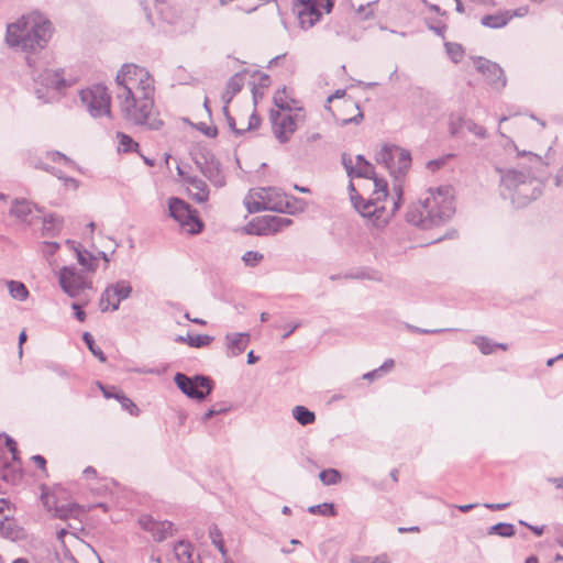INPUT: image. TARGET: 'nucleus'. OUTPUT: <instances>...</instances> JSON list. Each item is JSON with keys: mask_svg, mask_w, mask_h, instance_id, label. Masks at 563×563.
<instances>
[{"mask_svg": "<svg viewBox=\"0 0 563 563\" xmlns=\"http://www.w3.org/2000/svg\"><path fill=\"white\" fill-rule=\"evenodd\" d=\"M483 506L489 510L497 511V510H504V509L508 508L510 506V503H498V504L485 503Z\"/></svg>", "mask_w": 563, "mask_h": 563, "instance_id": "69168bd1", "label": "nucleus"}, {"mask_svg": "<svg viewBox=\"0 0 563 563\" xmlns=\"http://www.w3.org/2000/svg\"><path fill=\"white\" fill-rule=\"evenodd\" d=\"M110 290L115 298V301L112 302L111 311H117L120 307V302L122 300L128 299L132 294V286L130 282L121 279L114 284L108 285Z\"/></svg>", "mask_w": 563, "mask_h": 563, "instance_id": "6ab92c4d", "label": "nucleus"}, {"mask_svg": "<svg viewBox=\"0 0 563 563\" xmlns=\"http://www.w3.org/2000/svg\"><path fill=\"white\" fill-rule=\"evenodd\" d=\"M461 122H462L463 126H465V130L468 131L470 133L476 135L479 139L486 137V130L484 126L475 123L471 119L462 120Z\"/></svg>", "mask_w": 563, "mask_h": 563, "instance_id": "c03bdc74", "label": "nucleus"}, {"mask_svg": "<svg viewBox=\"0 0 563 563\" xmlns=\"http://www.w3.org/2000/svg\"><path fill=\"white\" fill-rule=\"evenodd\" d=\"M26 64L33 69L32 76L35 85V95L37 99L43 100L44 102L48 101V97L46 95L49 90L60 92L71 85V81H68L63 77L62 69L54 70L46 68L37 73L36 58L33 55L26 56Z\"/></svg>", "mask_w": 563, "mask_h": 563, "instance_id": "39448f33", "label": "nucleus"}, {"mask_svg": "<svg viewBox=\"0 0 563 563\" xmlns=\"http://www.w3.org/2000/svg\"><path fill=\"white\" fill-rule=\"evenodd\" d=\"M228 356H238L243 353L249 343H250V334L249 333H228L225 335Z\"/></svg>", "mask_w": 563, "mask_h": 563, "instance_id": "a211bd4d", "label": "nucleus"}, {"mask_svg": "<svg viewBox=\"0 0 563 563\" xmlns=\"http://www.w3.org/2000/svg\"><path fill=\"white\" fill-rule=\"evenodd\" d=\"M292 224V220L286 217L279 216H264L257 219V223L254 221L249 223V233L256 235H265L268 232H278L284 228Z\"/></svg>", "mask_w": 563, "mask_h": 563, "instance_id": "4468645a", "label": "nucleus"}, {"mask_svg": "<svg viewBox=\"0 0 563 563\" xmlns=\"http://www.w3.org/2000/svg\"><path fill=\"white\" fill-rule=\"evenodd\" d=\"M117 139L119 142L118 151L123 153L137 152L139 143H136L130 135L118 132Z\"/></svg>", "mask_w": 563, "mask_h": 563, "instance_id": "f704fd0d", "label": "nucleus"}, {"mask_svg": "<svg viewBox=\"0 0 563 563\" xmlns=\"http://www.w3.org/2000/svg\"><path fill=\"white\" fill-rule=\"evenodd\" d=\"M174 553L178 561L185 563H196L192 560V548L190 542L180 540L174 545Z\"/></svg>", "mask_w": 563, "mask_h": 563, "instance_id": "c85d7f7f", "label": "nucleus"}, {"mask_svg": "<svg viewBox=\"0 0 563 563\" xmlns=\"http://www.w3.org/2000/svg\"><path fill=\"white\" fill-rule=\"evenodd\" d=\"M444 47L451 60L457 64L464 56L463 46L459 43L445 42Z\"/></svg>", "mask_w": 563, "mask_h": 563, "instance_id": "a19ab883", "label": "nucleus"}, {"mask_svg": "<svg viewBox=\"0 0 563 563\" xmlns=\"http://www.w3.org/2000/svg\"><path fill=\"white\" fill-rule=\"evenodd\" d=\"M58 279L60 288L71 298L77 297L84 289H92V283L75 266L62 267Z\"/></svg>", "mask_w": 563, "mask_h": 563, "instance_id": "9d476101", "label": "nucleus"}, {"mask_svg": "<svg viewBox=\"0 0 563 563\" xmlns=\"http://www.w3.org/2000/svg\"><path fill=\"white\" fill-rule=\"evenodd\" d=\"M285 196L278 198L276 201L268 200V210L284 213Z\"/></svg>", "mask_w": 563, "mask_h": 563, "instance_id": "680f3d73", "label": "nucleus"}, {"mask_svg": "<svg viewBox=\"0 0 563 563\" xmlns=\"http://www.w3.org/2000/svg\"><path fill=\"white\" fill-rule=\"evenodd\" d=\"M87 302L79 303V302H73L71 309L75 311V317L78 321L84 322L86 320V312L84 311L82 307Z\"/></svg>", "mask_w": 563, "mask_h": 563, "instance_id": "13d9d810", "label": "nucleus"}, {"mask_svg": "<svg viewBox=\"0 0 563 563\" xmlns=\"http://www.w3.org/2000/svg\"><path fill=\"white\" fill-rule=\"evenodd\" d=\"M264 258V255L257 251H247L243 254L242 261L249 267L257 266Z\"/></svg>", "mask_w": 563, "mask_h": 563, "instance_id": "49530a36", "label": "nucleus"}, {"mask_svg": "<svg viewBox=\"0 0 563 563\" xmlns=\"http://www.w3.org/2000/svg\"><path fill=\"white\" fill-rule=\"evenodd\" d=\"M33 211V202L26 198H15L11 202L10 216L19 219L21 222H27V217Z\"/></svg>", "mask_w": 563, "mask_h": 563, "instance_id": "aec40b11", "label": "nucleus"}, {"mask_svg": "<svg viewBox=\"0 0 563 563\" xmlns=\"http://www.w3.org/2000/svg\"><path fill=\"white\" fill-rule=\"evenodd\" d=\"M519 157H526L529 162L522 168H498L500 175V195L509 199L514 207L523 208L538 199L544 188L541 179L545 163L541 156L526 151H517Z\"/></svg>", "mask_w": 563, "mask_h": 563, "instance_id": "f03ea898", "label": "nucleus"}, {"mask_svg": "<svg viewBox=\"0 0 563 563\" xmlns=\"http://www.w3.org/2000/svg\"><path fill=\"white\" fill-rule=\"evenodd\" d=\"M462 120H466V119L457 118L456 120L455 119L451 120L450 131H451L452 135H456V134L461 133L463 130H465V126H463V124L461 122Z\"/></svg>", "mask_w": 563, "mask_h": 563, "instance_id": "052dcab7", "label": "nucleus"}, {"mask_svg": "<svg viewBox=\"0 0 563 563\" xmlns=\"http://www.w3.org/2000/svg\"><path fill=\"white\" fill-rule=\"evenodd\" d=\"M139 525L144 531L150 532L156 542H163L175 531L172 521H157L151 515H142L139 518Z\"/></svg>", "mask_w": 563, "mask_h": 563, "instance_id": "ddd939ff", "label": "nucleus"}, {"mask_svg": "<svg viewBox=\"0 0 563 563\" xmlns=\"http://www.w3.org/2000/svg\"><path fill=\"white\" fill-rule=\"evenodd\" d=\"M245 73H246L245 70L240 71V73L234 74L232 77H230V79L227 82L225 90L230 91L231 95L239 93L244 85Z\"/></svg>", "mask_w": 563, "mask_h": 563, "instance_id": "ea45409f", "label": "nucleus"}, {"mask_svg": "<svg viewBox=\"0 0 563 563\" xmlns=\"http://www.w3.org/2000/svg\"><path fill=\"white\" fill-rule=\"evenodd\" d=\"M63 219L54 213L43 217V234L55 236L62 229Z\"/></svg>", "mask_w": 563, "mask_h": 563, "instance_id": "cd10ccee", "label": "nucleus"}, {"mask_svg": "<svg viewBox=\"0 0 563 563\" xmlns=\"http://www.w3.org/2000/svg\"><path fill=\"white\" fill-rule=\"evenodd\" d=\"M511 19L512 15H509V11H505L496 14L484 15L481 19V23L485 27L501 29L506 26Z\"/></svg>", "mask_w": 563, "mask_h": 563, "instance_id": "b1692460", "label": "nucleus"}, {"mask_svg": "<svg viewBox=\"0 0 563 563\" xmlns=\"http://www.w3.org/2000/svg\"><path fill=\"white\" fill-rule=\"evenodd\" d=\"M269 119L275 137L285 144L297 130L299 114H284L279 110H271Z\"/></svg>", "mask_w": 563, "mask_h": 563, "instance_id": "9b49d317", "label": "nucleus"}, {"mask_svg": "<svg viewBox=\"0 0 563 563\" xmlns=\"http://www.w3.org/2000/svg\"><path fill=\"white\" fill-rule=\"evenodd\" d=\"M302 209V200L285 195L284 213L294 214Z\"/></svg>", "mask_w": 563, "mask_h": 563, "instance_id": "79ce46f5", "label": "nucleus"}, {"mask_svg": "<svg viewBox=\"0 0 563 563\" xmlns=\"http://www.w3.org/2000/svg\"><path fill=\"white\" fill-rule=\"evenodd\" d=\"M77 253V261L81 266H85L89 271L93 272L96 269V265L93 264V261H96V257H93L91 254H89L87 251H80L76 249Z\"/></svg>", "mask_w": 563, "mask_h": 563, "instance_id": "a18cd8bd", "label": "nucleus"}, {"mask_svg": "<svg viewBox=\"0 0 563 563\" xmlns=\"http://www.w3.org/2000/svg\"><path fill=\"white\" fill-rule=\"evenodd\" d=\"M394 366H395L394 360L388 358L377 369L379 371V373L382 375H384V373L391 371L394 368Z\"/></svg>", "mask_w": 563, "mask_h": 563, "instance_id": "774afa93", "label": "nucleus"}, {"mask_svg": "<svg viewBox=\"0 0 563 563\" xmlns=\"http://www.w3.org/2000/svg\"><path fill=\"white\" fill-rule=\"evenodd\" d=\"M341 163L351 179L354 177H374L375 167L362 154L356 155L354 165L352 157L346 153H342Z\"/></svg>", "mask_w": 563, "mask_h": 563, "instance_id": "2eb2a0df", "label": "nucleus"}, {"mask_svg": "<svg viewBox=\"0 0 563 563\" xmlns=\"http://www.w3.org/2000/svg\"><path fill=\"white\" fill-rule=\"evenodd\" d=\"M113 301H115V298L113 297V294L110 290L109 286H107L106 289L102 291L99 300V308L101 312L111 311Z\"/></svg>", "mask_w": 563, "mask_h": 563, "instance_id": "37998d69", "label": "nucleus"}, {"mask_svg": "<svg viewBox=\"0 0 563 563\" xmlns=\"http://www.w3.org/2000/svg\"><path fill=\"white\" fill-rule=\"evenodd\" d=\"M473 343L479 349V351L484 355L493 354L495 349H501L504 351L508 349L507 344L496 343L492 339L484 335L475 336Z\"/></svg>", "mask_w": 563, "mask_h": 563, "instance_id": "a878e982", "label": "nucleus"}, {"mask_svg": "<svg viewBox=\"0 0 563 563\" xmlns=\"http://www.w3.org/2000/svg\"><path fill=\"white\" fill-rule=\"evenodd\" d=\"M354 107H355V108L357 109V111H358V112H357V114H356V115H354V117H352V118H349V119H343V120H342V124H343V125H347V124H350V123H355V124H357V123H360V122H361V120L363 119V112L361 111L360 106H358L357 103H354Z\"/></svg>", "mask_w": 563, "mask_h": 563, "instance_id": "0e129e2a", "label": "nucleus"}, {"mask_svg": "<svg viewBox=\"0 0 563 563\" xmlns=\"http://www.w3.org/2000/svg\"><path fill=\"white\" fill-rule=\"evenodd\" d=\"M9 292L11 297L19 301H24L27 299L30 292L26 286L22 282L18 280H9L7 283Z\"/></svg>", "mask_w": 563, "mask_h": 563, "instance_id": "2f4dec72", "label": "nucleus"}, {"mask_svg": "<svg viewBox=\"0 0 563 563\" xmlns=\"http://www.w3.org/2000/svg\"><path fill=\"white\" fill-rule=\"evenodd\" d=\"M450 157H453V155L449 154L445 157H441V158H438V159L429 161L427 163V168L430 169L431 172H437V170H439L440 168H442L446 164V161Z\"/></svg>", "mask_w": 563, "mask_h": 563, "instance_id": "6e6d98bb", "label": "nucleus"}, {"mask_svg": "<svg viewBox=\"0 0 563 563\" xmlns=\"http://www.w3.org/2000/svg\"><path fill=\"white\" fill-rule=\"evenodd\" d=\"M46 157L52 162H60L63 161L66 165H74L75 163L65 154L59 151H48L46 152Z\"/></svg>", "mask_w": 563, "mask_h": 563, "instance_id": "864d4df0", "label": "nucleus"}, {"mask_svg": "<svg viewBox=\"0 0 563 563\" xmlns=\"http://www.w3.org/2000/svg\"><path fill=\"white\" fill-rule=\"evenodd\" d=\"M488 534H496L503 538H511L516 534V528L512 523L498 522L487 530Z\"/></svg>", "mask_w": 563, "mask_h": 563, "instance_id": "72a5a7b5", "label": "nucleus"}, {"mask_svg": "<svg viewBox=\"0 0 563 563\" xmlns=\"http://www.w3.org/2000/svg\"><path fill=\"white\" fill-rule=\"evenodd\" d=\"M394 192L396 198L391 201V210L390 213L385 216L386 206H378L379 201L374 197L363 201H357V203H353L354 208L363 216L374 219V224L376 227H384L387 224L389 218L399 209L404 199L402 186L400 184L394 185Z\"/></svg>", "mask_w": 563, "mask_h": 563, "instance_id": "423d86ee", "label": "nucleus"}, {"mask_svg": "<svg viewBox=\"0 0 563 563\" xmlns=\"http://www.w3.org/2000/svg\"><path fill=\"white\" fill-rule=\"evenodd\" d=\"M0 534L10 540H18L21 537V529L13 518L3 517L0 521Z\"/></svg>", "mask_w": 563, "mask_h": 563, "instance_id": "bb28decb", "label": "nucleus"}, {"mask_svg": "<svg viewBox=\"0 0 563 563\" xmlns=\"http://www.w3.org/2000/svg\"><path fill=\"white\" fill-rule=\"evenodd\" d=\"M229 410H230V407L227 406L224 402H218L205 412V415L202 416V421L207 422L208 420L213 418L216 415L227 413Z\"/></svg>", "mask_w": 563, "mask_h": 563, "instance_id": "de8ad7c7", "label": "nucleus"}, {"mask_svg": "<svg viewBox=\"0 0 563 563\" xmlns=\"http://www.w3.org/2000/svg\"><path fill=\"white\" fill-rule=\"evenodd\" d=\"M80 100L93 118L109 115L111 98L103 85H95L80 91Z\"/></svg>", "mask_w": 563, "mask_h": 563, "instance_id": "1a4fd4ad", "label": "nucleus"}, {"mask_svg": "<svg viewBox=\"0 0 563 563\" xmlns=\"http://www.w3.org/2000/svg\"><path fill=\"white\" fill-rule=\"evenodd\" d=\"M369 179L374 183V190H373V197L378 200L379 202L382 200L386 201L388 197V184L384 178H379L374 173V177H371Z\"/></svg>", "mask_w": 563, "mask_h": 563, "instance_id": "473e14b6", "label": "nucleus"}, {"mask_svg": "<svg viewBox=\"0 0 563 563\" xmlns=\"http://www.w3.org/2000/svg\"><path fill=\"white\" fill-rule=\"evenodd\" d=\"M227 122H228V125L230 128V130L236 135V136H240V135H243L245 133V130H241V129H238L236 128V124H235V120L233 117H229V119H227Z\"/></svg>", "mask_w": 563, "mask_h": 563, "instance_id": "338daca9", "label": "nucleus"}, {"mask_svg": "<svg viewBox=\"0 0 563 563\" xmlns=\"http://www.w3.org/2000/svg\"><path fill=\"white\" fill-rule=\"evenodd\" d=\"M347 188L350 191V199H351L352 203H357V201H363V197L357 192L352 180L349 183Z\"/></svg>", "mask_w": 563, "mask_h": 563, "instance_id": "e2e57ef3", "label": "nucleus"}, {"mask_svg": "<svg viewBox=\"0 0 563 563\" xmlns=\"http://www.w3.org/2000/svg\"><path fill=\"white\" fill-rule=\"evenodd\" d=\"M261 122H262L261 117L254 110L253 113L250 115L249 124H247V128L245 129V131H252V130L258 129L261 125Z\"/></svg>", "mask_w": 563, "mask_h": 563, "instance_id": "bf43d9fd", "label": "nucleus"}, {"mask_svg": "<svg viewBox=\"0 0 563 563\" xmlns=\"http://www.w3.org/2000/svg\"><path fill=\"white\" fill-rule=\"evenodd\" d=\"M300 24L305 29L312 27L322 16V11L314 5H296Z\"/></svg>", "mask_w": 563, "mask_h": 563, "instance_id": "412c9836", "label": "nucleus"}, {"mask_svg": "<svg viewBox=\"0 0 563 563\" xmlns=\"http://www.w3.org/2000/svg\"><path fill=\"white\" fill-rule=\"evenodd\" d=\"M245 206L250 213H256L263 210H268V201H250L246 199Z\"/></svg>", "mask_w": 563, "mask_h": 563, "instance_id": "3c124183", "label": "nucleus"}, {"mask_svg": "<svg viewBox=\"0 0 563 563\" xmlns=\"http://www.w3.org/2000/svg\"><path fill=\"white\" fill-rule=\"evenodd\" d=\"M209 156H214V154L208 148H200L194 153V161L198 168L207 165L209 163Z\"/></svg>", "mask_w": 563, "mask_h": 563, "instance_id": "8fccbe9b", "label": "nucleus"}, {"mask_svg": "<svg viewBox=\"0 0 563 563\" xmlns=\"http://www.w3.org/2000/svg\"><path fill=\"white\" fill-rule=\"evenodd\" d=\"M197 129L208 137H216L218 135V129L216 125L208 126L206 123H199Z\"/></svg>", "mask_w": 563, "mask_h": 563, "instance_id": "4d7b16f0", "label": "nucleus"}, {"mask_svg": "<svg viewBox=\"0 0 563 563\" xmlns=\"http://www.w3.org/2000/svg\"><path fill=\"white\" fill-rule=\"evenodd\" d=\"M209 538H210L212 544L218 549V551L223 556H225L227 555V549H225L224 541H223V538H222V532L219 529V527L217 525H214V523L209 527Z\"/></svg>", "mask_w": 563, "mask_h": 563, "instance_id": "e433bc0d", "label": "nucleus"}, {"mask_svg": "<svg viewBox=\"0 0 563 563\" xmlns=\"http://www.w3.org/2000/svg\"><path fill=\"white\" fill-rule=\"evenodd\" d=\"M82 511H84L82 507L76 503L56 505V507H55V516L60 519L77 517V515Z\"/></svg>", "mask_w": 563, "mask_h": 563, "instance_id": "7c9ffc66", "label": "nucleus"}, {"mask_svg": "<svg viewBox=\"0 0 563 563\" xmlns=\"http://www.w3.org/2000/svg\"><path fill=\"white\" fill-rule=\"evenodd\" d=\"M319 478L323 485H335L341 481V473L335 468H327L319 473Z\"/></svg>", "mask_w": 563, "mask_h": 563, "instance_id": "58836bf2", "label": "nucleus"}, {"mask_svg": "<svg viewBox=\"0 0 563 563\" xmlns=\"http://www.w3.org/2000/svg\"><path fill=\"white\" fill-rule=\"evenodd\" d=\"M177 173L192 189L196 190L191 196L195 201L202 203L209 199V188L205 180L196 176H185L180 167H177Z\"/></svg>", "mask_w": 563, "mask_h": 563, "instance_id": "dca6fc26", "label": "nucleus"}, {"mask_svg": "<svg viewBox=\"0 0 563 563\" xmlns=\"http://www.w3.org/2000/svg\"><path fill=\"white\" fill-rule=\"evenodd\" d=\"M405 327L408 331L413 332V333H419V334H434V333H440V332H444V331H450L449 329H423V328H419V327H416V325H412L409 323H406Z\"/></svg>", "mask_w": 563, "mask_h": 563, "instance_id": "5fc2aeb1", "label": "nucleus"}, {"mask_svg": "<svg viewBox=\"0 0 563 563\" xmlns=\"http://www.w3.org/2000/svg\"><path fill=\"white\" fill-rule=\"evenodd\" d=\"M199 170L216 187H223L225 185V177L216 156H209V163L199 168Z\"/></svg>", "mask_w": 563, "mask_h": 563, "instance_id": "f3484780", "label": "nucleus"}, {"mask_svg": "<svg viewBox=\"0 0 563 563\" xmlns=\"http://www.w3.org/2000/svg\"><path fill=\"white\" fill-rule=\"evenodd\" d=\"M52 34V22L41 12L34 11L23 15L14 23L8 24L5 42L10 47L35 52L47 45Z\"/></svg>", "mask_w": 563, "mask_h": 563, "instance_id": "20e7f679", "label": "nucleus"}, {"mask_svg": "<svg viewBox=\"0 0 563 563\" xmlns=\"http://www.w3.org/2000/svg\"><path fill=\"white\" fill-rule=\"evenodd\" d=\"M397 151V145H384L382 150L376 154V162L385 166L393 177Z\"/></svg>", "mask_w": 563, "mask_h": 563, "instance_id": "5701e85b", "label": "nucleus"}, {"mask_svg": "<svg viewBox=\"0 0 563 563\" xmlns=\"http://www.w3.org/2000/svg\"><path fill=\"white\" fill-rule=\"evenodd\" d=\"M97 385L100 388V390L102 391L103 396L108 399L114 398V399L119 400L120 395L123 394L121 390H118L114 386L107 387L103 384H101L100 382H98Z\"/></svg>", "mask_w": 563, "mask_h": 563, "instance_id": "603ef678", "label": "nucleus"}, {"mask_svg": "<svg viewBox=\"0 0 563 563\" xmlns=\"http://www.w3.org/2000/svg\"><path fill=\"white\" fill-rule=\"evenodd\" d=\"M82 341L95 357H97L101 363L107 362L106 354L96 345L95 339L90 332L82 333Z\"/></svg>", "mask_w": 563, "mask_h": 563, "instance_id": "c9c22d12", "label": "nucleus"}, {"mask_svg": "<svg viewBox=\"0 0 563 563\" xmlns=\"http://www.w3.org/2000/svg\"><path fill=\"white\" fill-rule=\"evenodd\" d=\"M214 340L213 336L209 334H196L190 335L189 333L185 335H177L175 338V342L177 343H187L191 347L201 349L208 346Z\"/></svg>", "mask_w": 563, "mask_h": 563, "instance_id": "393cba45", "label": "nucleus"}, {"mask_svg": "<svg viewBox=\"0 0 563 563\" xmlns=\"http://www.w3.org/2000/svg\"><path fill=\"white\" fill-rule=\"evenodd\" d=\"M292 417L294 419L300 423L301 426H308V424H311L314 422L316 420V415L313 411H311L310 409H308L307 407L305 406H296L294 409H292Z\"/></svg>", "mask_w": 563, "mask_h": 563, "instance_id": "c756f323", "label": "nucleus"}, {"mask_svg": "<svg viewBox=\"0 0 563 563\" xmlns=\"http://www.w3.org/2000/svg\"><path fill=\"white\" fill-rule=\"evenodd\" d=\"M473 62L476 70L485 77L493 88L500 90L506 87L507 78L505 71L497 63L482 56L473 57Z\"/></svg>", "mask_w": 563, "mask_h": 563, "instance_id": "f8f14e48", "label": "nucleus"}, {"mask_svg": "<svg viewBox=\"0 0 563 563\" xmlns=\"http://www.w3.org/2000/svg\"><path fill=\"white\" fill-rule=\"evenodd\" d=\"M174 382L181 393L197 401L205 400L214 387L212 378L201 374L189 377L184 373H176Z\"/></svg>", "mask_w": 563, "mask_h": 563, "instance_id": "6e6552de", "label": "nucleus"}, {"mask_svg": "<svg viewBox=\"0 0 563 563\" xmlns=\"http://www.w3.org/2000/svg\"><path fill=\"white\" fill-rule=\"evenodd\" d=\"M455 213L453 188L449 185L429 188L427 197L408 207L406 221L422 230L444 224Z\"/></svg>", "mask_w": 563, "mask_h": 563, "instance_id": "7ed1b4c3", "label": "nucleus"}, {"mask_svg": "<svg viewBox=\"0 0 563 563\" xmlns=\"http://www.w3.org/2000/svg\"><path fill=\"white\" fill-rule=\"evenodd\" d=\"M117 99L124 118L151 130H159L163 121L153 117V79L150 73L134 64H124L117 74Z\"/></svg>", "mask_w": 563, "mask_h": 563, "instance_id": "f257e3e1", "label": "nucleus"}, {"mask_svg": "<svg viewBox=\"0 0 563 563\" xmlns=\"http://www.w3.org/2000/svg\"><path fill=\"white\" fill-rule=\"evenodd\" d=\"M119 398L120 399L118 401L120 402L123 410L128 411L132 416H139L140 409L132 399H130L124 393L120 395Z\"/></svg>", "mask_w": 563, "mask_h": 563, "instance_id": "09e8293b", "label": "nucleus"}, {"mask_svg": "<svg viewBox=\"0 0 563 563\" xmlns=\"http://www.w3.org/2000/svg\"><path fill=\"white\" fill-rule=\"evenodd\" d=\"M308 512L311 515H319L325 517H334L336 516V509L334 504L332 503H323L319 505H313L308 508Z\"/></svg>", "mask_w": 563, "mask_h": 563, "instance_id": "4c0bfd02", "label": "nucleus"}, {"mask_svg": "<svg viewBox=\"0 0 563 563\" xmlns=\"http://www.w3.org/2000/svg\"><path fill=\"white\" fill-rule=\"evenodd\" d=\"M411 165L410 152L398 146L395 159L394 178L396 181L405 177Z\"/></svg>", "mask_w": 563, "mask_h": 563, "instance_id": "4be33fe9", "label": "nucleus"}, {"mask_svg": "<svg viewBox=\"0 0 563 563\" xmlns=\"http://www.w3.org/2000/svg\"><path fill=\"white\" fill-rule=\"evenodd\" d=\"M169 217L179 223L190 234H198L203 229V223L198 217V213L185 200L178 197H170L168 199Z\"/></svg>", "mask_w": 563, "mask_h": 563, "instance_id": "0eeeda50", "label": "nucleus"}]
</instances>
